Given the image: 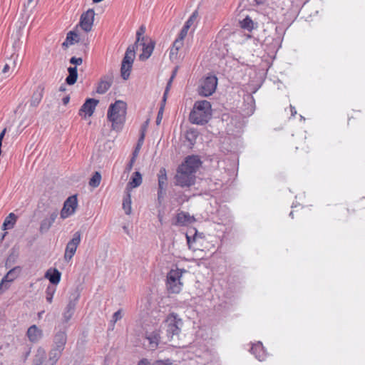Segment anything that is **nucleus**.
I'll use <instances>...</instances> for the list:
<instances>
[{"label":"nucleus","mask_w":365,"mask_h":365,"mask_svg":"<svg viewBox=\"0 0 365 365\" xmlns=\"http://www.w3.org/2000/svg\"><path fill=\"white\" fill-rule=\"evenodd\" d=\"M255 110V101L254 97L250 93L245 94L243 97V103L238 108V110L232 111V114H230L231 118L230 130L232 131V135L237 137L242 134L245 125V119L251 116Z\"/></svg>","instance_id":"nucleus-1"},{"label":"nucleus","mask_w":365,"mask_h":365,"mask_svg":"<svg viewBox=\"0 0 365 365\" xmlns=\"http://www.w3.org/2000/svg\"><path fill=\"white\" fill-rule=\"evenodd\" d=\"M127 104L125 101L118 100L111 103L107 111V118L111 123V128L119 131L125 122Z\"/></svg>","instance_id":"nucleus-2"},{"label":"nucleus","mask_w":365,"mask_h":365,"mask_svg":"<svg viewBox=\"0 0 365 365\" xmlns=\"http://www.w3.org/2000/svg\"><path fill=\"white\" fill-rule=\"evenodd\" d=\"M212 115V106L206 100L197 101L194 103L190 114V120L192 123L202 125L206 123Z\"/></svg>","instance_id":"nucleus-3"},{"label":"nucleus","mask_w":365,"mask_h":365,"mask_svg":"<svg viewBox=\"0 0 365 365\" xmlns=\"http://www.w3.org/2000/svg\"><path fill=\"white\" fill-rule=\"evenodd\" d=\"M141 326L145 338L143 346L148 350H155L160 343V331L157 325L152 322L145 320Z\"/></svg>","instance_id":"nucleus-4"},{"label":"nucleus","mask_w":365,"mask_h":365,"mask_svg":"<svg viewBox=\"0 0 365 365\" xmlns=\"http://www.w3.org/2000/svg\"><path fill=\"white\" fill-rule=\"evenodd\" d=\"M168 341H171L174 336L179 335L182 327V320L178 314L171 313L168 315L164 322Z\"/></svg>","instance_id":"nucleus-5"},{"label":"nucleus","mask_w":365,"mask_h":365,"mask_svg":"<svg viewBox=\"0 0 365 365\" xmlns=\"http://www.w3.org/2000/svg\"><path fill=\"white\" fill-rule=\"evenodd\" d=\"M183 272L180 269H171L167 276V287L172 293H179L182 287V277Z\"/></svg>","instance_id":"nucleus-6"},{"label":"nucleus","mask_w":365,"mask_h":365,"mask_svg":"<svg viewBox=\"0 0 365 365\" xmlns=\"http://www.w3.org/2000/svg\"><path fill=\"white\" fill-rule=\"evenodd\" d=\"M217 79L215 76H209L200 81L198 87V93L205 97L211 96L215 91Z\"/></svg>","instance_id":"nucleus-7"},{"label":"nucleus","mask_w":365,"mask_h":365,"mask_svg":"<svg viewBox=\"0 0 365 365\" xmlns=\"http://www.w3.org/2000/svg\"><path fill=\"white\" fill-rule=\"evenodd\" d=\"M155 46L154 41L150 38H144L143 41L135 42L134 48L137 51H141L139 58L141 61L147 60L152 54Z\"/></svg>","instance_id":"nucleus-8"},{"label":"nucleus","mask_w":365,"mask_h":365,"mask_svg":"<svg viewBox=\"0 0 365 365\" xmlns=\"http://www.w3.org/2000/svg\"><path fill=\"white\" fill-rule=\"evenodd\" d=\"M81 234L80 232L77 231L72 235V238L66 244L64 252L65 261H71V259L75 255L77 248L81 243Z\"/></svg>","instance_id":"nucleus-9"},{"label":"nucleus","mask_w":365,"mask_h":365,"mask_svg":"<svg viewBox=\"0 0 365 365\" xmlns=\"http://www.w3.org/2000/svg\"><path fill=\"white\" fill-rule=\"evenodd\" d=\"M21 272V268L20 267H15L7 272L0 282V294L10 287L11 283L18 278Z\"/></svg>","instance_id":"nucleus-10"},{"label":"nucleus","mask_w":365,"mask_h":365,"mask_svg":"<svg viewBox=\"0 0 365 365\" xmlns=\"http://www.w3.org/2000/svg\"><path fill=\"white\" fill-rule=\"evenodd\" d=\"M77 206L78 200L76 195L68 197L64 202L63 207L61 210V217L62 219H66L73 215L76 210Z\"/></svg>","instance_id":"nucleus-11"},{"label":"nucleus","mask_w":365,"mask_h":365,"mask_svg":"<svg viewBox=\"0 0 365 365\" xmlns=\"http://www.w3.org/2000/svg\"><path fill=\"white\" fill-rule=\"evenodd\" d=\"M176 183L181 187H189L195 182V175L190 171L183 170L179 168L175 175Z\"/></svg>","instance_id":"nucleus-12"},{"label":"nucleus","mask_w":365,"mask_h":365,"mask_svg":"<svg viewBox=\"0 0 365 365\" xmlns=\"http://www.w3.org/2000/svg\"><path fill=\"white\" fill-rule=\"evenodd\" d=\"M95 12L88 9L81 16L80 26L86 32L91 31L94 21Z\"/></svg>","instance_id":"nucleus-13"},{"label":"nucleus","mask_w":365,"mask_h":365,"mask_svg":"<svg viewBox=\"0 0 365 365\" xmlns=\"http://www.w3.org/2000/svg\"><path fill=\"white\" fill-rule=\"evenodd\" d=\"M98 103V101L93 98L87 99L79 110V115L84 118L91 117L93 115Z\"/></svg>","instance_id":"nucleus-14"},{"label":"nucleus","mask_w":365,"mask_h":365,"mask_svg":"<svg viewBox=\"0 0 365 365\" xmlns=\"http://www.w3.org/2000/svg\"><path fill=\"white\" fill-rule=\"evenodd\" d=\"M200 164V160L197 156H189L180 168L183 170L190 171L191 173L195 175Z\"/></svg>","instance_id":"nucleus-15"},{"label":"nucleus","mask_w":365,"mask_h":365,"mask_svg":"<svg viewBox=\"0 0 365 365\" xmlns=\"http://www.w3.org/2000/svg\"><path fill=\"white\" fill-rule=\"evenodd\" d=\"M26 336L31 343H38L43 336V330L34 324L30 326L26 331Z\"/></svg>","instance_id":"nucleus-16"},{"label":"nucleus","mask_w":365,"mask_h":365,"mask_svg":"<svg viewBox=\"0 0 365 365\" xmlns=\"http://www.w3.org/2000/svg\"><path fill=\"white\" fill-rule=\"evenodd\" d=\"M195 221V217L189 213L180 212L176 215L173 224L178 226H187L192 225Z\"/></svg>","instance_id":"nucleus-17"},{"label":"nucleus","mask_w":365,"mask_h":365,"mask_svg":"<svg viewBox=\"0 0 365 365\" xmlns=\"http://www.w3.org/2000/svg\"><path fill=\"white\" fill-rule=\"evenodd\" d=\"M58 216L57 212H53L45 217L41 222L39 231L41 233L47 232L54 223Z\"/></svg>","instance_id":"nucleus-18"},{"label":"nucleus","mask_w":365,"mask_h":365,"mask_svg":"<svg viewBox=\"0 0 365 365\" xmlns=\"http://www.w3.org/2000/svg\"><path fill=\"white\" fill-rule=\"evenodd\" d=\"M66 340L67 336L65 331H59L56 332L53 338V345L52 349L62 351L64 349Z\"/></svg>","instance_id":"nucleus-19"},{"label":"nucleus","mask_w":365,"mask_h":365,"mask_svg":"<svg viewBox=\"0 0 365 365\" xmlns=\"http://www.w3.org/2000/svg\"><path fill=\"white\" fill-rule=\"evenodd\" d=\"M250 351L260 361H264L266 358V351L260 341L252 344Z\"/></svg>","instance_id":"nucleus-20"},{"label":"nucleus","mask_w":365,"mask_h":365,"mask_svg":"<svg viewBox=\"0 0 365 365\" xmlns=\"http://www.w3.org/2000/svg\"><path fill=\"white\" fill-rule=\"evenodd\" d=\"M183 45H184L183 42L175 38V40L174 41V42L173 43L172 47L170 48V54H169L170 58L172 61H175L180 58V54L179 52H180V49L182 48Z\"/></svg>","instance_id":"nucleus-21"},{"label":"nucleus","mask_w":365,"mask_h":365,"mask_svg":"<svg viewBox=\"0 0 365 365\" xmlns=\"http://www.w3.org/2000/svg\"><path fill=\"white\" fill-rule=\"evenodd\" d=\"M158 197L161 196L163 194V190L165 189L167 186V173L166 170L164 168H160L159 170V173L158 174Z\"/></svg>","instance_id":"nucleus-22"},{"label":"nucleus","mask_w":365,"mask_h":365,"mask_svg":"<svg viewBox=\"0 0 365 365\" xmlns=\"http://www.w3.org/2000/svg\"><path fill=\"white\" fill-rule=\"evenodd\" d=\"M78 297H79V295L78 294L75 297L74 300L70 301L68 302V304H67V306L65 309V311L63 314V319L65 322H68L71 319V317L74 313L76 302L78 301Z\"/></svg>","instance_id":"nucleus-23"},{"label":"nucleus","mask_w":365,"mask_h":365,"mask_svg":"<svg viewBox=\"0 0 365 365\" xmlns=\"http://www.w3.org/2000/svg\"><path fill=\"white\" fill-rule=\"evenodd\" d=\"M202 238L201 235L198 234L195 228L190 229L186 233L187 243L190 249H195L194 244Z\"/></svg>","instance_id":"nucleus-24"},{"label":"nucleus","mask_w":365,"mask_h":365,"mask_svg":"<svg viewBox=\"0 0 365 365\" xmlns=\"http://www.w3.org/2000/svg\"><path fill=\"white\" fill-rule=\"evenodd\" d=\"M142 175L139 172H135L128 182L125 191L130 192V190L140 186L142 183Z\"/></svg>","instance_id":"nucleus-25"},{"label":"nucleus","mask_w":365,"mask_h":365,"mask_svg":"<svg viewBox=\"0 0 365 365\" xmlns=\"http://www.w3.org/2000/svg\"><path fill=\"white\" fill-rule=\"evenodd\" d=\"M61 273L56 269H48L46 274L45 278L48 279L53 284L57 285L61 280Z\"/></svg>","instance_id":"nucleus-26"},{"label":"nucleus","mask_w":365,"mask_h":365,"mask_svg":"<svg viewBox=\"0 0 365 365\" xmlns=\"http://www.w3.org/2000/svg\"><path fill=\"white\" fill-rule=\"evenodd\" d=\"M198 11L195 10L185 23L184 26L190 30V34H192L197 26L198 22Z\"/></svg>","instance_id":"nucleus-27"},{"label":"nucleus","mask_w":365,"mask_h":365,"mask_svg":"<svg viewBox=\"0 0 365 365\" xmlns=\"http://www.w3.org/2000/svg\"><path fill=\"white\" fill-rule=\"evenodd\" d=\"M43 95V88L41 86H38L32 95V97L31 99V105L34 107L37 106L39 104V103L41 102Z\"/></svg>","instance_id":"nucleus-28"},{"label":"nucleus","mask_w":365,"mask_h":365,"mask_svg":"<svg viewBox=\"0 0 365 365\" xmlns=\"http://www.w3.org/2000/svg\"><path fill=\"white\" fill-rule=\"evenodd\" d=\"M227 32L226 30L221 31L217 36L215 43L222 46V52L225 51H228V48H227Z\"/></svg>","instance_id":"nucleus-29"},{"label":"nucleus","mask_w":365,"mask_h":365,"mask_svg":"<svg viewBox=\"0 0 365 365\" xmlns=\"http://www.w3.org/2000/svg\"><path fill=\"white\" fill-rule=\"evenodd\" d=\"M130 192L125 191V195L123 197V209L126 215H130L132 212Z\"/></svg>","instance_id":"nucleus-30"},{"label":"nucleus","mask_w":365,"mask_h":365,"mask_svg":"<svg viewBox=\"0 0 365 365\" xmlns=\"http://www.w3.org/2000/svg\"><path fill=\"white\" fill-rule=\"evenodd\" d=\"M135 58V48L134 46H129L125 52V56L122 63L133 65Z\"/></svg>","instance_id":"nucleus-31"},{"label":"nucleus","mask_w":365,"mask_h":365,"mask_svg":"<svg viewBox=\"0 0 365 365\" xmlns=\"http://www.w3.org/2000/svg\"><path fill=\"white\" fill-rule=\"evenodd\" d=\"M16 221V217L14 213H10L3 223L4 230H10L14 227Z\"/></svg>","instance_id":"nucleus-32"},{"label":"nucleus","mask_w":365,"mask_h":365,"mask_svg":"<svg viewBox=\"0 0 365 365\" xmlns=\"http://www.w3.org/2000/svg\"><path fill=\"white\" fill-rule=\"evenodd\" d=\"M138 365H173V361L170 359L165 360H158L153 364L151 363L147 359H143L139 361Z\"/></svg>","instance_id":"nucleus-33"},{"label":"nucleus","mask_w":365,"mask_h":365,"mask_svg":"<svg viewBox=\"0 0 365 365\" xmlns=\"http://www.w3.org/2000/svg\"><path fill=\"white\" fill-rule=\"evenodd\" d=\"M68 71L69 74L67 76L66 81L68 85H73L77 80V68L76 67H70Z\"/></svg>","instance_id":"nucleus-34"},{"label":"nucleus","mask_w":365,"mask_h":365,"mask_svg":"<svg viewBox=\"0 0 365 365\" xmlns=\"http://www.w3.org/2000/svg\"><path fill=\"white\" fill-rule=\"evenodd\" d=\"M110 87V82L108 80L103 78L99 82L96 91L98 93L103 94L105 93Z\"/></svg>","instance_id":"nucleus-35"},{"label":"nucleus","mask_w":365,"mask_h":365,"mask_svg":"<svg viewBox=\"0 0 365 365\" xmlns=\"http://www.w3.org/2000/svg\"><path fill=\"white\" fill-rule=\"evenodd\" d=\"M77 38H78V35L73 32V31H70L68 34H67V36H66V38L65 40V41L62 43V46L63 47H68L73 44H74L75 42H77Z\"/></svg>","instance_id":"nucleus-36"},{"label":"nucleus","mask_w":365,"mask_h":365,"mask_svg":"<svg viewBox=\"0 0 365 365\" xmlns=\"http://www.w3.org/2000/svg\"><path fill=\"white\" fill-rule=\"evenodd\" d=\"M133 65L122 63L121 64V76L124 80H127L130 74L131 68Z\"/></svg>","instance_id":"nucleus-37"},{"label":"nucleus","mask_w":365,"mask_h":365,"mask_svg":"<svg viewBox=\"0 0 365 365\" xmlns=\"http://www.w3.org/2000/svg\"><path fill=\"white\" fill-rule=\"evenodd\" d=\"M45 358V351L42 348H38L35 355L33 365H41L43 359Z\"/></svg>","instance_id":"nucleus-38"},{"label":"nucleus","mask_w":365,"mask_h":365,"mask_svg":"<svg viewBox=\"0 0 365 365\" xmlns=\"http://www.w3.org/2000/svg\"><path fill=\"white\" fill-rule=\"evenodd\" d=\"M240 26L242 29L251 31L254 29V22L250 17L247 16L240 21Z\"/></svg>","instance_id":"nucleus-39"},{"label":"nucleus","mask_w":365,"mask_h":365,"mask_svg":"<svg viewBox=\"0 0 365 365\" xmlns=\"http://www.w3.org/2000/svg\"><path fill=\"white\" fill-rule=\"evenodd\" d=\"M101 180V175L100 173L96 172L92 178L90 179L89 185L93 187H96L100 185Z\"/></svg>","instance_id":"nucleus-40"},{"label":"nucleus","mask_w":365,"mask_h":365,"mask_svg":"<svg viewBox=\"0 0 365 365\" xmlns=\"http://www.w3.org/2000/svg\"><path fill=\"white\" fill-rule=\"evenodd\" d=\"M56 292V288L51 286H48L46 290V298L48 303H51L53 295Z\"/></svg>","instance_id":"nucleus-41"},{"label":"nucleus","mask_w":365,"mask_h":365,"mask_svg":"<svg viewBox=\"0 0 365 365\" xmlns=\"http://www.w3.org/2000/svg\"><path fill=\"white\" fill-rule=\"evenodd\" d=\"M189 32L190 33V30L183 26L176 38L184 43V40L187 36Z\"/></svg>","instance_id":"nucleus-42"},{"label":"nucleus","mask_w":365,"mask_h":365,"mask_svg":"<svg viewBox=\"0 0 365 365\" xmlns=\"http://www.w3.org/2000/svg\"><path fill=\"white\" fill-rule=\"evenodd\" d=\"M145 32V28L143 26H140V29L136 32V42L143 41V39L144 38H148V36H144Z\"/></svg>","instance_id":"nucleus-43"},{"label":"nucleus","mask_w":365,"mask_h":365,"mask_svg":"<svg viewBox=\"0 0 365 365\" xmlns=\"http://www.w3.org/2000/svg\"><path fill=\"white\" fill-rule=\"evenodd\" d=\"M143 139H144V134L143 133L141 135L140 139L138 140V143L137 144L135 150V151L133 153V158H135V157L138 155V152H139V150H140V149L141 148V145L143 144Z\"/></svg>","instance_id":"nucleus-44"},{"label":"nucleus","mask_w":365,"mask_h":365,"mask_svg":"<svg viewBox=\"0 0 365 365\" xmlns=\"http://www.w3.org/2000/svg\"><path fill=\"white\" fill-rule=\"evenodd\" d=\"M11 69V68L9 64L6 63L4 65V66L1 71V73L6 76L5 78L9 76V73L10 72Z\"/></svg>","instance_id":"nucleus-45"},{"label":"nucleus","mask_w":365,"mask_h":365,"mask_svg":"<svg viewBox=\"0 0 365 365\" xmlns=\"http://www.w3.org/2000/svg\"><path fill=\"white\" fill-rule=\"evenodd\" d=\"M122 318V314H121V312L119 310V311H117L115 312L113 315V319H112V322L113 323H115L117 321H118L119 319H120Z\"/></svg>","instance_id":"nucleus-46"},{"label":"nucleus","mask_w":365,"mask_h":365,"mask_svg":"<svg viewBox=\"0 0 365 365\" xmlns=\"http://www.w3.org/2000/svg\"><path fill=\"white\" fill-rule=\"evenodd\" d=\"M83 62L81 58L72 57L70 59V63L74 65H81Z\"/></svg>","instance_id":"nucleus-47"},{"label":"nucleus","mask_w":365,"mask_h":365,"mask_svg":"<svg viewBox=\"0 0 365 365\" xmlns=\"http://www.w3.org/2000/svg\"><path fill=\"white\" fill-rule=\"evenodd\" d=\"M175 74H176V70L173 72V75H172V76H171V78H170V81H169V82H168V87H167V88H166V90H165V95H164V96H165V95H166V93L168 91L169 86H170V83H171V82H172L173 79L174 78V77H175Z\"/></svg>","instance_id":"nucleus-48"},{"label":"nucleus","mask_w":365,"mask_h":365,"mask_svg":"<svg viewBox=\"0 0 365 365\" xmlns=\"http://www.w3.org/2000/svg\"><path fill=\"white\" fill-rule=\"evenodd\" d=\"M162 115H163V109L161 108L160 110L158 112V118H157V120H156L157 124H159L160 123L161 119H162Z\"/></svg>","instance_id":"nucleus-49"},{"label":"nucleus","mask_w":365,"mask_h":365,"mask_svg":"<svg viewBox=\"0 0 365 365\" xmlns=\"http://www.w3.org/2000/svg\"><path fill=\"white\" fill-rule=\"evenodd\" d=\"M69 101H70V97L68 96H66L63 98L62 103H63V105L66 106L69 103Z\"/></svg>","instance_id":"nucleus-50"},{"label":"nucleus","mask_w":365,"mask_h":365,"mask_svg":"<svg viewBox=\"0 0 365 365\" xmlns=\"http://www.w3.org/2000/svg\"><path fill=\"white\" fill-rule=\"evenodd\" d=\"M290 110H291V115L292 116H295V115L297 114V110L295 109V108L294 106H292V105H290Z\"/></svg>","instance_id":"nucleus-51"},{"label":"nucleus","mask_w":365,"mask_h":365,"mask_svg":"<svg viewBox=\"0 0 365 365\" xmlns=\"http://www.w3.org/2000/svg\"><path fill=\"white\" fill-rule=\"evenodd\" d=\"M6 132V128H4V129L1 132V133H0V140H3V139H4V135H5Z\"/></svg>","instance_id":"nucleus-52"},{"label":"nucleus","mask_w":365,"mask_h":365,"mask_svg":"<svg viewBox=\"0 0 365 365\" xmlns=\"http://www.w3.org/2000/svg\"><path fill=\"white\" fill-rule=\"evenodd\" d=\"M255 1L257 4H262L266 1V0H255Z\"/></svg>","instance_id":"nucleus-53"},{"label":"nucleus","mask_w":365,"mask_h":365,"mask_svg":"<svg viewBox=\"0 0 365 365\" xmlns=\"http://www.w3.org/2000/svg\"><path fill=\"white\" fill-rule=\"evenodd\" d=\"M16 58H17V56L16 57V58L13 61V66H12V70L14 69V68L16 67Z\"/></svg>","instance_id":"nucleus-54"},{"label":"nucleus","mask_w":365,"mask_h":365,"mask_svg":"<svg viewBox=\"0 0 365 365\" xmlns=\"http://www.w3.org/2000/svg\"><path fill=\"white\" fill-rule=\"evenodd\" d=\"M43 313H44V311H42V312H38V319H41V317H42V316H43Z\"/></svg>","instance_id":"nucleus-55"},{"label":"nucleus","mask_w":365,"mask_h":365,"mask_svg":"<svg viewBox=\"0 0 365 365\" xmlns=\"http://www.w3.org/2000/svg\"><path fill=\"white\" fill-rule=\"evenodd\" d=\"M134 160H135V158H133V159L131 160V163H130V164L129 165V169H130L132 168V165H133V163L134 162Z\"/></svg>","instance_id":"nucleus-56"},{"label":"nucleus","mask_w":365,"mask_h":365,"mask_svg":"<svg viewBox=\"0 0 365 365\" xmlns=\"http://www.w3.org/2000/svg\"><path fill=\"white\" fill-rule=\"evenodd\" d=\"M289 216H290L292 218H293V217H294V216H293V212H291L289 213Z\"/></svg>","instance_id":"nucleus-57"},{"label":"nucleus","mask_w":365,"mask_h":365,"mask_svg":"<svg viewBox=\"0 0 365 365\" xmlns=\"http://www.w3.org/2000/svg\"><path fill=\"white\" fill-rule=\"evenodd\" d=\"M301 119L304 120V117L302 115H300Z\"/></svg>","instance_id":"nucleus-58"},{"label":"nucleus","mask_w":365,"mask_h":365,"mask_svg":"<svg viewBox=\"0 0 365 365\" xmlns=\"http://www.w3.org/2000/svg\"><path fill=\"white\" fill-rule=\"evenodd\" d=\"M28 1H29V2H30V3H31V2H32L34 0H28Z\"/></svg>","instance_id":"nucleus-59"}]
</instances>
